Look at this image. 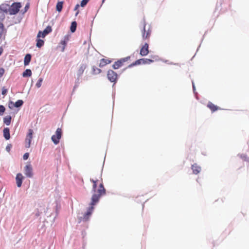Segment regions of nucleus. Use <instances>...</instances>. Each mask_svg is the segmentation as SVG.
I'll use <instances>...</instances> for the list:
<instances>
[{
  "label": "nucleus",
  "instance_id": "obj_48",
  "mask_svg": "<svg viewBox=\"0 0 249 249\" xmlns=\"http://www.w3.org/2000/svg\"><path fill=\"white\" fill-rule=\"evenodd\" d=\"M142 48H147V49H148V48H149V45L147 43H145L144 44V45L143 46H142Z\"/></svg>",
  "mask_w": 249,
  "mask_h": 249
},
{
  "label": "nucleus",
  "instance_id": "obj_11",
  "mask_svg": "<svg viewBox=\"0 0 249 249\" xmlns=\"http://www.w3.org/2000/svg\"><path fill=\"white\" fill-rule=\"evenodd\" d=\"M191 169L193 170V173L194 174L197 175L201 171V167L197 165L196 163H194L192 165Z\"/></svg>",
  "mask_w": 249,
  "mask_h": 249
},
{
  "label": "nucleus",
  "instance_id": "obj_7",
  "mask_svg": "<svg viewBox=\"0 0 249 249\" xmlns=\"http://www.w3.org/2000/svg\"><path fill=\"white\" fill-rule=\"evenodd\" d=\"M24 177L21 173L17 174L16 177V184L18 187H20L22 185Z\"/></svg>",
  "mask_w": 249,
  "mask_h": 249
},
{
  "label": "nucleus",
  "instance_id": "obj_41",
  "mask_svg": "<svg viewBox=\"0 0 249 249\" xmlns=\"http://www.w3.org/2000/svg\"><path fill=\"white\" fill-rule=\"evenodd\" d=\"M93 209H94L93 206L90 205V206L88 208L87 212H89L91 214Z\"/></svg>",
  "mask_w": 249,
  "mask_h": 249
},
{
  "label": "nucleus",
  "instance_id": "obj_4",
  "mask_svg": "<svg viewBox=\"0 0 249 249\" xmlns=\"http://www.w3.org/2000/svg\"><path fill=\"white\" fill-rule=\"evenodd\" d=\"M130 59V56H127L124 58L120 59L115 62L114 64L112 65V68L114 70L118 69L119 68L122 66L123 63Z\"/></svg>",
  "mask_w": 249,
  "mask_h": 249
},
{
  "label": "nucleus",
  "instance_id": "obj_50",
  "mask_svg": "<svg viewBox=\"0 0 249 249\" xmlns=\"http://www.w3.org/2000/svg\"><path fill=\"white\" fill-rule=\"evenodd\" d=\"M13 105L12 104H11V102L10 103L9 105V107L10 108H12L13 107Z\"/></svg>",
  "mask_w": 249,
  "mask_h": 249
},
{
  "label": "nucleus",
  "instance_id": "obj_46",
  "mask_svg": "<svg viewBox=\"0 0 249 249\" xmlns=\"http://www.w3.org/2000/svg\"><path fill=\"white\" fill-rule=\"evenodd\" d=\"M51 139H52V141L53 142V141H55L57 140V137L55 135H53L52 136Z\"/></svg>",
  "mask_w": 249,
  "mask_h": 249
},
{
  "label": "nucleus",
  "instance_id": "obj_20",
  "mask_svg": "<svg viewBox=\"0 0 249 249\" xmlns=\"http://www.w3.org/2000/svg\"><path fill=\"white\" fill-rule=\"evenodd\" d=\"M91 215V214L90 213V212H87L83 216V219L84 221H87L89 220V216ZM82 217H80L79 218V223H80V222L81 221V219H82Z\"/></svg>",
  "mask_w": 249,
  "mask_h": 249
},
{
  "label": "nucleus",
  "instance_id": "obj_28",
  "mask_svg": "<svg viewBox=\"0 0 249 249\" xmlns=\"http://www.w3.org/2000/svg\"><path fill=\"white\" fill-rule=\"evenodd\" d=\"M32 139V138H29V137H26V140H25V142H26L25 146L26 148H29L30 147Z\"/></svg>",
  "mask_w": 249,
  "mask_h": 249
},
{
  "label": "nucleus",
  "instance_id": "obj_52",
  "mask_svg": "<svg viewBox=\"0 0 249 249\" xmlns=\"http://www.w3.org/2000/svg\"><path fill=\"white\" fill-rule=\"evenodd\" d=\"M78 13H79V12H78V11L76 13V14H75V16H77V15L78 14Z\"/></svg>",
  "mask_w": 249,
  "mask_h": 249
},
{
  "label": "nucleus",
  "instance_id": "obj_34",
  "mask_svg": "<svg viewBox=\"0 0 249 249\" xmlns=\"http://www.w3.org/2000/svg\"><path fill=\"white\" fill-rule=\"evenodd\" d=\"M89 0H82L81 1L80 6L82 7H84L88 3Z\"/></svg>",
  "mask_w": 249,
  "mask_h": 249
},
{
  "label": "nucleus",
  "instance_id": "obj_10",
  "mask_svg": "<svg viewBox=\"0 0 249 249\" xmlns=\"http://www.w3.org/2000/svg\"><path fill=\"white\" fill-rule=\"evenodd\" d=\"M10 6L8 4L3 3L0 5V11L3 13L9 12Z\"/></svg>",
  "mask_w": 249,
  "mask_h": 249
},
{
  "label": "nucleus",
  "instance_id": "obj_21",
  "mask_svg": "<svg viewBox=\"0 0 249 249\" xmlns=\"http://www.w3.org/2000/svg\"><path fill=\"white\" fill-rule=\"evenodd\" d=\"M69 38L68 36H65L64 40H61V44L63 45L61 51L64 52L65 48V46L66 45L67 42L68 41Z\"/></svg>",
  "mask_w": 249,
  "mask_h": 249
},
{
  "label": "nucleus",
  "instance_id": "obj_3",
  "mask_svg": "<svg viewBox=\"0 0 249 249\" xmlns=\"http://www.w3.org/2000/svg\"><path fill=\"white\" fill-rule=\"evenodd\" d=\"M107 76L108 79L111 82H114V83H116L118 79V74L116 72L113 70H109L107 71ZM114 84H115L113 85V87L114 86Z\"/></svg>",
  "mask_w": 249,
  "mask_h": 249
},
{
  "label": "nucleus",
  "instance_id": "obj_30",
  "mask_svg": "<svg viewBox=\"0 0 249 249\" xmlns=\"http://www.w3.org/2000/svg\"><path fill=\"white\" fill-rule=\"evenodd\" d=\"M92 71L93 74H97L100 73L101 72V70L99 68H97L95 66H93Z\"/></svg>",
  "mask_w": 249,
  "mask_h": 249
},
{
  "label": "nucleus",
  "instance_id": "obj_29",
  "mask_svg": "<svg viewBox=\"0 0 249 249\" xmlns=\"http://www.w3.org/2000/svg\"><path fill=\"white\" fill-rule=\"evenodd\" d=\"M52 31V27L50 26H48L43 31V33L45 34L46 36L50 33Z\"/></svg>",
  "mask_w": 249,
  "mask_h": 249
},
{
  "label": "nucleus",
  "instance_id": "obj_47",
  "mask_svg": "<svg viewBox=\"0 0 249 249\" xmlns=\"http://www.w3.org/2000/svg\"><path fill=\"white\" fill-rule=\"evenodd\" d=\"M11 147V144L8 145L6 147V151L9 152L10 150Z\"/></svg>",
  "mask_w": 249,
  "mask_h": 249
},
{
  "label": "nucleus",
  "instance_id": "obj_44",
  "mask_svg": "<svg viewBox=\"0 0 249 249\" xmlns=\"http://www.w3.org/2000/svg\"><path fill=\"white\" fill-rule=\"evenodd\" d=\"M7 92V89L4 88H3L2 89L1 94L3 95H5Z\"/></svg>",
  "mask_w": 249,
  "mask_h": 249
},
{
  "label": "nucleus",
  "instance_id": "obj_27",
  "mask_svg": "<svg viewBox=\"0 0 249 249\" xmlns=\"http://www.w3.org/2000/svg\"><path fill=\"white\" fill-rule=\"evenodd\" d=\"M44 41L40 39V38H37L36 39V46L38 48H41L44 45Z\"/></svg>",
  "mask_w": 249,
  "mask_h": 249
},
{
  "label": "nucleus",
  "instance_id": "obj_51",
  "mask_svg": "<svg viewBox=\"0 0 249 249\" xmlns=\"http://www.w3.org/2000/svg\"><path fill=\"white\" fill-rule=\"evenodd\" d=\"M78 86H76V84H75V85L73 87V90L76 89L77 87H78Z\"/></svg>",
  "mask_w": 249,
  "mask_h": 249
},
{
  "label": "nucleus",
  "instance_id": "obj_35",
  "mask_svg": "<svg viewBox=\"0 0 249 249\" xmlns=\"http://www.w3.org/2000/svg\"><path fill=\"white\" fill-rule=\"evenodd\" d=\"M5 111V108L3 105H0V116L3 115Z\"/></svg>",
  "mask_w": 249,
  "mask_h": 249
},
{
  "label": "nucleus",
  "instance_id": "obj_43",
  "mask_svg": "<svg viewBox=\"0 0 249 249\" xmlns=\"http://www.w3.org/2000/svg\"><path fill=\"white\" fill-rule=\"evenodd\" d=\"M79 83H80V77H77L75 80V84H76V86H79Z\"/></svg>",
  "mask_w": 249,
  "mask_h": 249
},
{
  "label": "nucleus",
  "instance_id": "obj_33",
  "mask_svg": "<svg viewBox=\"0 0 249 249\" xmlns=\"http://www.w3.org/2000/svg\"><path fill=\"white\" fill-rule=\"evenodd\" d=\"M42 81H43V78H39V79L38 80L37 83H36V85L37 88H39L41 87Z\"/></svg>",
  "mask_w": 249,
  "mask_h": 249
},
{
  "label": "nucleus",
  "instance_id": "obj_5",
  "mask_svg": "<svg viewBox=\"0 0 249 249\" xmlns=\"http://www.w3.org/2000/svg\"><path fill=\"white\" fill-rule=\"evenodd\" d=\"M24 174L27 177L31 178L33 176V168L31 164H27L24 167Z\"/></svg>",
  "mask_w": 249,
  "mask_h": 249
},
{
  "label": "nucleus",
  "instance_id": "obj_8",
  "mask_svg": "<svg viewBox=\"0 0 249 249\" xmlns=\"http://www.w3.org/2000/svg\"><path fill=\"white\" fill-rule=\"evenodd\" d=\"M62 131L61 129L60 128H58L55 131V135L57 137V140H56L55 141H53V143L55 144H57L59 142L60 139H61V136H62Z\"/></svg>",
  "mask_w": 249,
  "mask_h": 249
},
{
  "label": "nucleus",
  "instance_id": "obj_54",
  "mask_svg": "<svg viewBox=\"0 0 249 249\" xmlns=\"http://www.w3.org/2000/svg\"><path fill=\"white\" fill-rule=\"evenodd\" d=\"M114 96H115V94H113L112 95V96L114 97Z\"/></svg>",
  "mask_w": 249,
  "mask_h": 249
},
{
  "label": "nucleus",
  "instance_id": "obj_31",
  "mask_svg": "<svg viewBox=\"0 0 249 249\" xmlns=\"http://www.w3.org/2000/svg\"><path fill=\"white\" fill-rule=\"evenodd\" d=\"M4 31V26L3 24L0 22V40L1 39Z\"/></svg>",
  "mask_w": 249,
  "mask_h": 249
},
{
  "label": "nucleus",
  "instance_id": "obj_13",
  "mask_svg": "<svg viewBox=\"0 0 249 249\" xmlns=\"http://www.w3.org/2000/svg\"><path fill=\"white\" fill-rule=\"evenodd\" d=\"M3 137L6 140L10 138V129L8 127L4 128L3 130Z\"/></svg>",
  "mask_w": 249,
  "mask_h": 249
},
{
  "label": "nucleus",
  "instance_id": "obj_38",
  "mask_svg": "<svg viewBox=\"0 0 249 249\" xmlns=\"http://www.w3.org/2000/svg\"><path fill=\"white\" fill-rule=\"evenodd\" d=\"M5 18V14L0 11V22Z\"/></svg>",
  "mask_w": 249,
  "mask_h": 249
},
{
  "label": "nucleus",
  "instance_id": "obj_26",
  "mask_svg": "<svg viewBox=\"0 0 249 249\" xmlns=\"http://www.w3.org/2000/svg\"><path fill=\"white\" fill-rule=\"evenodd\" d=\"M32 75V71L30 69H26L22 73V76L24 77H30Z\"/></svg>",
  "mask_w": 249,
  "mask_h": 249
},
{
  "label": "nucleus",
  "instance_id": "obj_36",
  "mask_svg": "<svg viewBox=\"0 0 249 249\" xmlns=\"http://www.w3.org/2000/svg\"><path fill=\"white\" fill-rule=\"evenodd\" d=\"M33 133H34L33 130L31 129H29L26 137L33 138Z\"/></svg>",
  "mask_w": 249,
  "mask_h": 249
},
{
  "label": "nucleus",
  "instance_id": "obj_15",
  "mask_svg": "<svg viewBox=\"0 0 249 249\" xmlns=\"http://www.w3.org/2000/svg\"><path fill=\"white\" fill-rule=\"evenodd\" d=\"M23 103L24 102L22 100H18L15 103L11 102V104H12L14 107L17 108L21 107L23 105Z\"/></svg>",
  "mask_w": 249,
  "mask_h": 249
},
{
  "label": "nucleus",
  "instance_id": "obj_12",
  "mask_svg": "<svg viewBox=\"0 0 249 249\" xmlns=\"http://www.w3.org/2000/svg\"><path fill=\"white\" fill-rule=\"evenodd\" d=\"M86 68V65L84 64H82L77 71V76L80 77L83 74L85 69Z\"/></svg>",
  "mask_w": 249,
  "mask_h": 249
},
{
  "label": "nucleus",
  "instance_id": "obj_9",
  "mask_svg": "<svg viewBox=\"0 0 249 249\" xmlns=\"http://www.w3.org/2000/svg\"><path fill=\"white\" fill-rule=\"evenodd\" d=\"M145 25H146L145 21L144 19H143V29L142 30V38L143 39H146L148 37H149L150 36V32H151V31L149 30L147 31L146 34H145V32H146Z\"/></svg>",
  "mask_w": 249,
  "mask_h": 249
},
{
  "label": "nucleus",
  "instance_id": "obj_39",
  "mask_svg": "<svg viewBox=\"0 0 249 249\" xmlns=\"http://www.w3.org/2000/svg\"><path fill=\"white\" fill-rule=\"evenodd\" d=\"M29 8V3H27L25 7H24V11L23 12V13H24L25 12H27V11L28 10V9Z\"/></svg>",
  "mask_w": 249,
  "mask_h": 249
},
{
  "label": "nucleus",
  "instance_id": "obj_49",
  "mask_svg": "<svg viewBox=\"0 0 249 249\" xmlns=\"http://www.w3.org/2000/svg\"><path fill=\"white\" fill-rule=\"evenodd\" d=\"M79 5L78 4H77L75 6V8L74 9V11H76V10H77L78 8H79Z\"/></svg>",
  "mask_w": 249,
  "mask_h": 249
},
{
  "label": "nucleus",
  "instance_id": "obj_17",
  "mask_svg": "<svg viewBox=\"0 0 249 249\" xmlns=\"http://www.w3.org/2000/svg\"><path fill=\"white\" fill-rule=\"evenodd\" d=\"M106 189L102 183L99 185V188L97 190V193L100 194L104 195L106 194Z\"/></svg>",
  "mask_w": 249,
  "mask_h": 249
},
{
  "label": "nucleus",
  "instance_id": "obj_37",
  "mask_svg": "<svg viewBox=\"0 0 249 249\" xmlns=\"http://www.w3.org/2000/svg\"><path fill=\"white\" fill-rule=\"evenodd\" d=\"M238 156L245 161H248L247 156L246 154H239Z\"/></svg>",
  "mask_w": 249,
  "mask_h": 249
},
{
  "label": "nucleus",
  "instance_id": "obj_45",
  "mask_svg": "<svg viewBox=\"0 0 249 249\" xmlns=\"http://www.w3.org/2000/svg\"><path fill=\"white\" fill-rule=\"evenodd\" d=\"M192 85H193V92L195 94H197V93L196 92V87H195V84H194V82L192 81Z\"/></svg>",
  "mask_w": 249,
  "mask_h": 249
},
{
  "label": "nucleus",
  "instance_id": "obj_22",
  "mask_svg": "<svg viewBox=\"0 0 249 249\" xmlns=\"http://www.w3.org/2000/svg\"><path fill=\"white\" fill-rule=\"evenodd\" d=\"M11 119L12 117L11 116L8 115L6 117H5L3 118V122L6 125H10L11 122Z\"/></svg>",
  "mask_w": 249,
  "mask_h": 249
},
{
  "label": "nucleus",
  "instance_id": "obj_14",
  "mask_svg": "<svg viewBox=\"0 0 249 249\" xmlns=\"http://www.w3.org/2000/svg\"><path fill=\"white\" fill-rule=\"evenodd\" d=\"M32 58V55L30 53L26 54L24 59V66H27L29 64Z\"/></svg>",
  "mask_w": 249,
  "mask_h": 249
},
{
  "label": "nucleus",
  "instance_id": "obj_55",
  "mask_svg": "<svg viewBox=\"0 0 249 249\" xmlns=\"http://www.w3.org/2000/svg\"><path fill=\"white\" fill-rule=\"evenodd\" d=\"M104 1H105V0H103V2H104Z\"/></svg>",
  "mask_w": 249,
  "mask_h": 249
},
{
  "label": "nucleus",
  "instance_id": "obj_1",
  "mask_svg": "<svg viewBox=\"0 0 249 249\" xmlns=\"http://www.w3.org/2000/svg\"><path fill=\"white\" fill-rule=\"evenodd\" d=\"M154 62V60L150 59H147V58H141L139 59L138 60H137L134 62L132 63V64H130L128 68H131L133 66L139 65L140 64H149L152 62Z\"/></svg>",
  "mask_w": 249,
  "mask_h": 249
},
{
  "label": "nucleus",
  "instance_id": "obj_18",
  "mask_svg": "<svg viewBox=\"0 0 249 249\" xmlns=\"http://www.w3.org/2000/svg\"><path fill=\"white\" fill-rule=\"evenodd\" d=\"M64 2L62 1H58L56 5V10L58 12H61L63 7Z\"/></svg>",
  "mask_w": 249,
  "mask_h": 249
},
{
  "label": "nucleus",
  "instance_id": "obj_23",
  "mask_svg": "<svg viewBox=\"0 0 249 249\" xmlns=\"http://www.w3.org/2000/svg\"><path fill=\"white\" fill-rule=\"evenodd\" d=\"M90 181L91 182H92L93 184V186H92V189L91 190V193H95L96 192V188L97 187V180H95L92 178H90Z\"/></svg>",
  "mask_w": 249,
  "mask_h": 249
},
{
  "label": "nucleus",
  "instance_id": "obj_32",
  "mask_svg": "<svg viewBox=\"0 0 249 249\" xmlns=\"http://www.w3.org/2000/svg\"><path fill=\"white\" fill-rule=\"evenodd\" d=\"M46 36L45 34L43 33V31H39L37 35V38H44Z\"/></svg>",
  "mask_w": 249,
  "mask_h": 249
},
{
  "label": "nucleus",
  "instance_id": "obj_19",
  "mask_svg": "<svg viewBox=\"0 0 249 249\" xmlns=\"http://www.w3.org/2000/svg\"><path fill=\"white\" fill-rule=\"evenodd\" d=\"M110 62H111L110 60H107L104 58H103L100 60V62L99 66L100 67H103L104 66H106L107 64L110 63Z\"/></svg>",
  "mask_w": 249,
  "mask_h": 249
},
{
  "label": "nucleus",
  "instance_id": "obj_16",
  "mask_svg": "<svg viewBox=\"0 0 249 249\" xmlns=\"http://www.w3.org/2000/svg\"><path fill=\"white\" fill-rule=\"evenodd\" d=\"M207 107H209L212 110V112L215 111L218 108V107L217 106L214 105L210 102H209L208 103Z\"/></svg>",
  "mask_w": 249,
  "mask_h": 249
},
{
  "label": "nucleus",
  "instance_id": "obj_6",
  "mask_svg": "<svg viewBox=\"0 0 249 249\" xmlns=\"http://www.w3.org/2000/svg\"><path fill=\"white\" fill-rule=\"evenodd\" d=\"M93 193L94 194L92 196V197L91 198V201L90 203V205H91V206H94V205H96L98 202L101 196L103 195L102 194H100L99 193H98V194H95V193Z\"/></svg>",
  "mask_w": 249,
  "mask_h": 249
},
{
  "label": "nucleus",
  "instance_id": "obj_2",
  "mask_svg": "<svg viewBox=\"0 0 249 249\" xmlns=\"http://www.w3.org/2000/svg\"><path fill=\"white\" fill-rule=\"evenodd\" d=\"M21 7V4L20 2L13 3L12 5L10 6L9 14L11 15L17 14L19 11V9Z\"/></svg>",
  "mask_w": 249,
  "mask_h": 249
},
{
  "label": "nucleus",
  "instance_id": "obj_24",
  "mask_svg": "<svg viewBox=\"0 0 249 249\" xmlns=\"http://www.w3.org/2000/svg\"><path fill=\"white\" fill-rule=\"evenodd\" d=\"M77 27V23L75 21H73L71 22V27H70V30L71 33H74L75 32L76 30Z\"/></svg>",
  "mask_w": 249,
  "mask_h": 249
},
{
  "label": "nucleus",
  "instance_id": "obj_42",
  "mask_svg": "<svg viewBox=\"0 0 249 249\" xmlns=\"http://www.w3.org/2000/svg\"><path fill=\"white\" fill-rule=\"evenodd\" d=\"M4 71V69L3 68H0V77H1L3 76Z\"/></svg>",
  "mask_w": 249,
  "mask_h": 249
},
{
  "label": "nucleus",
  "instance_id": "obj_25",
  "mask_svg": "<svg viewBox=\"0 0 249 249\" xmlns=\"http://www.w3.org/2000/svg\"><path fill=\"white\" fill-rule=\"evenodd\" d=\"M149 53V50L147 48H144L142 47L140 50V54L142 56H146Z\"/></svg>",
  "mask_w": 249,
  "mask_h": 249
},
{
  "label": "nucleus",
  "instance_id": "obj_40",
  "mask_svg": "<svg viewBox=\"0 0 249 249\" xmlns=\"http://www.w3.org/2000/svg\"><path fill=\"white\" fill-rule=\"evenodd\" d=\"M29 156V154L28 153H26L23 155V159L24 160H27Z\"/></svg>",
  "mask_w": 249,
  "mask_h": 249
},
{
  "label": "nucleus",
  "instance_id": "obj_53",
  "mask_svg": "<svg viewBox=\"0 0 249 249\" xmlns=\"http://www.w3.org/2000/svg\"><path fill=\"white\" fill-rule=\"evenodd\" d=\"M200 47V45H199V47H198V48H197V51H198V48H199Z\"/></svg>",
  "mask_w": 249,
  "mask_h": 249
}]
</instances>
